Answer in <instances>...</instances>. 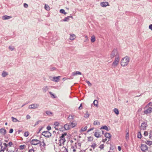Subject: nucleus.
Instances as JSON below:
<instances>
[{"label": "nucleus", "mask_w": 152, "mask_h": 152, "mask_svg": "<svg viewBox=\"0 0 152 152\" xmlns=\"http://www.w3.org/2000/svg\"><path fill=\"white\" fill-rule=\"evenodd\" d=\"M130 58L128 56H126L123 58L121 61V66H126L129 61Z\"/></svg>", "instance_id": "1"}, {"label": "nucleus", "mask_w": 152, "mask_h": 152, "mask_svg": "<svg viewBox=\"0 0 152 152\" xmlns=\"http://www.w3.org/2000/svg\"><path fill=\"white\" fill-rule=\"evenodd\" d=\"M119 60V56H118L117 57L115 58V60L113 62L112 66L114 68L118 64Z\"/></svg>", "instance_id": "2"}, {"label": "nucleus", "mask_w": 152, "mask_h": 152, "mask_svg": "<svg viewBox=\"0 0 152 152\" xmlns=\"http://www.w3.org/2000/svg\"><path fill=\"white\" fill-rule=\"evenodd\" d=\"M67 135V133L66 132H64L61 135V136L59 137L60 139L59 140V141L61 142V141H63L62 143L64 144V142L66 141L65 136Z\"/></svg>", "instance_id": "3"}, {"label": "nucleus", "mask_w": 152, "mask_h": 152, "mask_svg": "<svg viewBox=\"0 0 152 152\" xmlns=\"http://www.w3.org/2000/svg\"><path fill=\"white\" fill-rule=\"evenodd\" d=\"M42 134L48 138L50 137L51 136V133L48 131H44L42 132Z\"/></svg>", "instance_id": "4"}, {"label": "nucleus", "mask_w": 152, "mask_h": 152, "mask_svg": "<svg viewBox=\"0 0 152 152\" xmlns=\"http://www.w3.org/2000/svg\"><path fill=\"white\" fill-rule=\"evenodd\" d=\"M41 142L39 140L37 139L32 140L30 142V143L31 145H37Z\"/></svg>", "instance_id": "5"}, {"label": "nucleus", "mask_w": 152, "mask_h": 152, "mask_svg": "<svg viewBox=\"0 0 152 152\" xmlns=\"http://www.w3.org/2000/svg\"><path fill=\"white\" fill-rule=\"evenodd\" d=\"M118 55V52H117V49H114L112 51L111 54L110 58H113L115 56Z\"/></svg>", "instance_id": "6"}, {"label": "nucleus", "mask_w": 152, "mask_h": 152, "mask_svg": "<svg viewBox=\"0 0 152 152\" xmlns=\"http://www.w3.org/2000/svg\"><path fill=\"white\" fill-rule=\"evenodd\" d=\"M141 149L143 152H145L148 150V147L145 144H142L140 147Z\"/></svg>", "instance_id": "7"}, {"label": "nucleus", "mask_w": 152, "mask_h": 152, "mask_svg": "<svg viewBox=\"0 0 152 152\" xmlns=\"http://www.w3.org/2000/svg\"><path fill=\"white\" fill-rule=\"evenodd\" d=\"M60 77V76L53 77L51 76L49 78L52 81H55L56 82H58L59 80Z\"/></svg>", "instance_id": "8"}, {"label": "nucleus", "mask_w": 152, "mask_h": 152, "mask_svg": "<svg viewBox=\"0 0 152 152\" xmlns=\"http://www.w3.org/2000/svg\"><path fill=\"white\" fill-rule=\"evenodd\" d=\"M39 105L36 104H32L30 105L28 107L29 109H35L38 107Z\"/></svg>", "instance_id": "9"}, {"label": "nucleus", "mask_w": 152, "mask_h": 152, "mask_svg": "<svg viewBox=\"0 0 152 152\" xmlns=\"http://www.w3.org/2000/svg\"><path fill=\"white\" fill-rule=\"evenodd\" d=\"M152 111V108L151 107H149L144 111V113L145 114H147L148 113H150Z\"/></svg>", "instance_id": "10"}, {"label": "nucleus", "mask_w": 152, "mask_h": 152, "mask_svg": "<svg viewBox=\"0 0 152 152\" xmlns=\"http://www.w3.org/2000/svg\"><path fill=\"white\" fill-rule=\"evenodd\" d=\"M100 5L102 7H106L107 6H109L108 3L106 1L101 2Z\"/></svg>", "instance_id": "11"}, {"label": "nucleus", "mask_w": 152, "mask_h": 152, "mask_svg": "<svg viewBox=\"0 0 152 152\" xmlns=\"http://www.w3.org/2000/svg\"><path fill=\"white\" fill-rule=\"evenodd\" d=\"M64 128L65 130H68L70 129L71 128V126L70 124H66L64 126Z\"/></svg>", "instance_id": "12"}, {"label": "nucleus", "mask_w": 152, "mask_h": 152, "mask_svg": "<svg viewBox=\"0 0 152 152\" xmlns=\"http://www.w3.org/2000/svg\"><path fill=\"white\" fill-rule=\"evenodd\" d=\"M81 74L82 73L80 72L77 71L72 72V76H75L77 75H81Z\"/></svg>", "instance_id": "13"}, {"label": "nucleus", "mask_w": 152, "mask_h": 152, "mask_svg": "<svg viewBox=\"0 0 152 152\" xmlns=\"http://www.w3.org/2000/svg\"><path fill=\"white\" fill-rule=\"evenodd\" d=\"M0 133L2 134L5 135L6 133V130L3 128H2L0 129Z\"/></svg>", "instance_id": "14"}, {"label": "nucleus", "mask_w": 152, "mask_h": 152, "mask_svg": "<svg viewBox=\"0 0 152 152\" xmlns=\"http://www.w3.org/2000/svg\"><path fill=\"white\" fill-rule=\"evenodd\" d=\"M147 125V123L145 122L142 123V124L141 126V129L143 130H145L146 129V125Z\"/></svg>", "instance_id": "15"}, {"label": "nucleus", "mask_w": 152, "mask_h": 152, "mask_svg": "<svg viewBox=\"0 0 152 152\" xmlns=\"http://www.w3.org/2000/svg\"><path fill=\"white\" fill-rule=\"evenodd\" d=\"M104 136L106 138L110 139L111 137V135L110 133L106 132L104 134Z\"/></svg>", "instance_id": "16"}, {"label": "nucleus", "mask_w": 152, "mask_h": 152, "mask_svg": "<svg viewBox=\"0 0 152 152\" xmlns=\"http://www.w3.org/2000/svg\"><path fill=\"white\" fill-rule=\"evenodd\" d=\"M75 35L74 34H72L70 35L69 39L71 40H73L75 38Z\"/></svg>", "instance_id": "17"}, {"label": "nucleus", "mask_w": 152, "mask_h": 152, "mask_svg": "<svg viewBox=\"0 0 152 152\" xmlns=\"http://www.w3.org/2000/svg\"><path fill=\"white\" fill-rule=\"evenodd\" d=\"M11 18H12V17L8 16L6 15L2 17V18L4 20L9 19Z\"/></svg>", "instance_id": "18"}, {"label": "nucleus", "mask_w": 152, "mask_h": 152, "mask_svg": "<svg viewBox=\"0 0 152 152\" xmlns=\"http://www.w3.org/2000/svg\"><path fill=\"white\" fill-rule=\"evenodd\" d=\"M48 87L46 86L43 87L42 88L43 91L44 93H45L48 90Z\"/></svg>", "instance_id": "19"}, {"label": "nucleus", "mask_w": 152, "mask_h": 152, "mask_svg": "<svg viewBox=\"0 0 152 152\" xmlns=\"http://www.w3.org/2000/svg\"><path fill=\"white\" fill-rule=\"evenodd\" d=\"M100 129H105L107 131H109V129L107 126L106 125L104 126L101 127L100 128Z\"/></svg>", "instance_id": "20"}, {"label": "nucleus", "mask_w": 152, "mask_h": 152, "mask_svg": "<svg viewBox=\"0 0 152 152\" xmlns=\"http://www.w3.org/2000/svg\"><path fill=\"white\" fill-rule=\"evenodd\" d=\"M94 135L95 137L97 138H99L101 136L100 135V133L99 132H95Z\"/></svg>", "instance_id": "21"}, {"label": "nucleus", "mask_w": 152, "mask_h": 152, "mask_svg": "<svg viewBox=\"0 0 152 152\" xmlns=\"http://www.w3.org/2000/svg\"><path fill=\"white\" fill-rule=\"evenodd\" d=\"M69 18L68 16L67 17H65L64 19L62 20L61 21H68L69 20Z\"/></svg>", "instance_id": "22"}, {"label": "nucleus", "mask_w": 152, "mask_h": 152, "mask_svg": "<svg viewBox=\"0 0 152 152\" xmlns=\"http://www.w3.org/2000/svg\"><path fill=\"white\" fill-rule=\"evenodd\" d=\"M8 75V73L7 72L3 71L2 73V76L3 77H5L7 75Z\"/></svg>", "instance_id": "23"}, {"label": "nucleus", "mask_w": 152, "mask_h": 152, "mask_svg": "<svg viewBox=\"0 0 152 152\" xmlns=\"http://www.w3.org/2000/svg\"><path fill=\"white\" fill-rule=\"evenodd\" d=\"M91 41L92 42H94L95 41V36L93 35L91 37Z\"/></svg>", "instance_id": "24"}, {"label": "nucleus", "mask_w": 152, "mask_h": 152, "mask_svg": "<svg viewBox=\"0 0 152 152\" xmlns=\"http://www.w3.org/2000/svg\"><path fill=\"white\" fill-rule=\"evenodd\" d=\"M93 124L94 125H99L100 124V123L98 121L96 120L94 121Z\"/></svg>", "instance_id": "25"}, {"label": "nucleus", "mask_w": 152, "mask_h": 152, "mask_svg": "<svg viewBox=\"0 0 152 152\" xmlns=\"http://www.w3.org/2000/svg\"><path fill=\"white\" fill-rule=\"evenodd\" d=\"M145 143L147 144L150 146L151 145H152V141H149L147 140L145 142Z\"/></svg>", "instance_id": "26"}, {"label": "nucleus", "mask_w": 152, "mask_h": 152, "mask_svg": "<svg viewBox=\"0 0 152 152\" xmlns=\"http://www.w3.org/2000/svg\"><path fill=\"white\" fill-rule=\"evenodd\" d=\"M93 104L94 106L96 107H98V101L97 100H95L93 102Z\"/></svg>", "instance_id": "27"}, {"label": "nucleus", "mask_w": 152, "mask_h": 152, "mask_svg": "<svg viewBox=\"0 0 152 152\" xmlns=\"http://www.w3.org/2000/svg\"><path fill=\"white\" fill-rule=\"evenodd\" d=\"M114 111L115 112V113L116 115H118L119 113V112L118 110L116 108H115L114 109Z\"/></svg>", "instance_id": "28"}, {"label": "nucleus", "mask_w": 152, "mask_h": 152, "mask_svg": "<svg viewBox=\"0 0 152 152\" xmlns=\"http://www.w3.org/2000/svg\"><path fill=\"white\" fill-rule=\"evenodd\" d=\"M11 51H13L15 49L14 46H10L8 48Z\"/></svg>", "instance_id": "29"}, {"label": "nucleus", "mask_w": 152, "mask_h": 152, "mask_svg": "<svg viewBox=\"0 0 152 152\" xmlns=\"http://www.w3.org/2000/svg\"><path fill=\"white\" fill-rule=\"evenodd\" d=\"M70 124V125L71 126V128H73L75 127L76 125V124L75 123H74L73 122H72L71 124Z\"/></svg>", "instance_id": "30"}, {"label": "nucleus", "mask_w": 152, "mask_h": 152, "mask_svg": "<svg viewBox=\"0 0 152 152\" xmlns=\"http://www.w3.org/2000/svg\"><path fill=\"white\" fill-rule=\"evenodd\" d=\"M12 121L14 122H16L17 121L20 122L16 118H15L13 117H11Z\"/></svg>", "instance_id": "31"}, {"label": "nucleus", "mask_w": 152, "mask_h": 152, "mask_svg": "<svg viewBox=\"0 0 152 152\" xmlns=\"http://www.w3.org/2000/svg\"><path fill=\"white\" fill-rule=\"evenodd\" d=\"M86 113L85 114L84 117L86 118H88L89 117L90 114L88 113V111L86 112Z\"/></svg>", "instance_id": "32"}, {"label": "nucleus", "mask_w": 152, "mask_h": 152, "mask_svg": "<svg viewBox=\"0 0 152 152\" xmlns=\"http://www.w3.org/2000/svg\"><path fill=\"white\" fill-rule=\"evenodd\" d=\"M44 7L45 9L47 11H48L50 10V7L48 5L45 4Z\"/></svg>", "instance_id": "33"}, {"label": "nucleus", "mask_w": 152, "mask_h": 152, "mask_svg": "<svg viewBox=\"0 0 152 152\" xmlns=\"http://www.w3.org/2000/svg\"><path fill=\"white\" fill-rule=\"evenodd\" d=\"M137 138H141L142 137V135L140 132H138L137 133Z\"/></svg>", "instance_id": "34"}, {"label": "nucleus", "mask_w": 152, "mask_h": 152, "mask_svg": "<svg viewBox=\"0 0 152 152\" xmlns=\"http://www.w3.org/2000/svg\"><path fill=\"white\" fill-rule=\"evenodd\" d=\"M96 146V143H94L91 145V147L93 148V149H94Z\"/></svg>", "instance_id": "35"}, {"label": "nucleus", "mask_w": 152, "mask_h": 152, "mask_svg": "<svg viewBox=\"0 0 152 152\" xmlns=\"http://www.w3.org/2000/svg\"><path fill=\"white\" fill-rule=\"evenodd\" d=\"M129 133L128 132L126 135V139L127 140H128L129 139Z\"/></svg>", "instance_id": "36"}, {"label": "nucleus", "mask_w": 152, "mask_h": 152, "mask_svg": "<svg viewBox=\"0 0 152 152\" xmlns=\"http://www.w3.org/2000/svg\"><path fill=\"white\" fill-rule=\"evenodd\" d=\"M93 138L91 137H88V141H93Z\"/></svg>", "instance_id": "37"}, {"label": "nucleus", "mask_w": 152, "mask_h": 152, "mask_svg": "<svg viewBox=\"0 0 152 152\" xmlns=\"http://www.w3.org/2000/svg\"><path fill=\"white\" fill-rule=\"evenodd\" d=\"M40 148L41 151L42 152H44V151L45 149V147L42 145V146H41Z\"/></svg>", "instance_id": "38"}, {"label": "nucleus", "mask_w": 152, "mask_h": 152, "mask_svg": "<svg viewBox=\"0 0 152 152\" xmlns=\"http://www.w3.org/2000/svg\"><path fill=\"white\" fill-rule=\"evenodd\" d=\"M68 119L69 120H72L73 119V118L72 115H70L69 116Z\"/></svg>", "instance_id": "39"}, {"label": "nucleus", "mask_w": 152, "mask_h": 152, "mask_svg": "<svg viewBox=\"0 0 152 152\" xmlns=\"http://www.w3.org/2000/svg\"><path fill=\"white\" fill-rule=\"evenodd\" d=\"M87 126H86L84 128L82 127L81 128V130L83 132H84V131H86L87 130Z\"/></svg>", "instance_id": "40"}, {"label": "nucleus", "mask_w": 152, "mask_h": 152, "mask_svg": "<svg viewBox=\"0 0 152 152\" xmlns=\"http://www.w3.org/2000/svg\"><path fill=\"white\" fill-rule=\"evenodd\" d=\"M45 113L47 115H50V114H52V113L51 112L49 111H46Z\"/></svg>", "instance_id": "41"}, {"label": "nucleus", "mask_w": 152, "mask_h": 152, "mask_svg": "<svg viewBox=\"0 0 152 152\" xmlns=\"http://www.w3.org/2000/svg\"><path fill=\"white\" fill-rule=\"evenodd\" d=\"M29 135V133L28 132H25L24 133V136L26 137H28Z\"/></svg>", "instance_id": "42"}, {"label": "nucleus", "mask_w": 152, "mask_h": 152, "mask_svg": "<svg viewBox=\"0 0 152 152\" xmlns=\"http://www.w3.org/2000/svg\"><path fill=\"white\" fill-rule=\"evenodd\" d=\"M42 121L40 120H39V121H37L35 124H34V126H35L36 125H38L39 122H41Z\"/></svg>", "instance_id": "43"}, {"label": "nucleus", "mask_w": 152, "mask_h": 152, "mask_svg": "<svg viewBox=\"0 0 152 152\" xmlns=\"http://www.w3.org/2000/svg\"><path fill=\"white\" fill-rule=\"evenodd\" d=\"M56 69L55 67H51L50 68V71H53Z\"/></svg>", "instance_id": "44"}, {"label": "nucleus", "mask_w": 152, "mask_h": 152, "mask_svg": "<svg viewBox=\"0 0 152 152\" xmlns=\"http://www.w3.org/2000/svg\"><path fill=\"white\" fill-rule=\"evenodd\" d=\"M54 125L57 126H59V123L58 122H54Z\"/></svg>", "instance_id": "45"}, {"label": "nucleus", "mask_w": 152, "mask_h": 152, "mask_svg": "<svg viewBox=\"0 0 152 152\" xmlns=\"http://www.w3.org/2000/svg\"><path fill=\"white\" fill-rule=\"evenodd\" d=\"M86 82L87 83L89 86H91L92 85L91 83L89 81L86 80Z\"/></svg>", "instance_id": "46"}, {"label": "nucleus", "mask_w": 152, "mask_h": 152, "mask_svg": "<svg viewBox=\"0 0 152 152\" xmlns=\"http://www.w3.org/2000/svg\"><path fill=\"white\" fill-rule=\"evenodd\" d=\"M104 147V144H102L99 146V148L100 149L102 150L103 148Z\"/></svg>", "instance_id": "47"}, {"label": "nucleus", "mask_w": 152, "mask_h": 152, "mask_svg": "<svg viewBox=\"0 0 152 152\" xmlns=\"http://www.w3.org/2000/svg\"><path fill=\"white\" fill-rule=\"evenodd\" d=\"M49 93L50 94V95H51V97H53V98H55V97L54 96V94L52 93L51 92H49Z\"/></svg>", "instance_id": "48"}, {"label": "nucleus", "mask_w": 152, "mask_h": 152, "mask_svg": "<svg viewBox=\"0 0 152 152\" xmlns=\"http://www.w3.org/2000/svg\"><path fill=\"white\" fill-rule=\"evenodd\" d=\"M65 12V11L63 9H61L60 10V12L62 14L64 13V12Z\"/></svg>", "instance_id": "49"}, {"label": "nucleus", "mask_w": 152, "mask_h": 152, "mask_svg": "<svg viewBox=\"0 0 152 152\" xmlns=\"http://www.w3.org/2000/svg\"><path fill=\"white\" fill-rule=\"evenodd\" d=\"M25 147V145H21L20 146V149L22 150L24 149V147Z\"/></svg>", "instance_id": "50"}, {"label": "nucleus", "mask_w": 152, "mask_h": 152, "mask_svg": "<svg viewBox=\"0 0 152 152\" xmlns=\"http://www.w3.org/2000/svg\"><path fill=\"white\" fill-rule=\"evenodd\" d=\"M148 133L147 131H145L144 133V135L145 136H146L148 135Z\"/></svg>", "instance_id": "51"}, {"label": "nucleus", "mask_w": 152, "mask_h": 152, "mask_svg": "<svg viewBox=\"0 0 152 152\" xmlns=\"http://www.w3.org/2000/svg\"><path fill=\"white\" fill-rule=\"evenodd\" d=\"M13 145L12 142H10L8 143V145L9 147H11Z\"/></svg>", "instance_id": "52"}, {"label": "nucleus", "mask_w": 152, "mask_h": 152, "mask_svg": "<svg viewBox=\"0 0 152 152\" xmlns=\"http://www.w3.org/2000/svg\"><path fill=\"white\" fill-rule=\"evenodd\" d=\"M23 6L24 7L27 8L28 7V5L27 4L24 3L23 4Z\"/></svg>", "instance_id": "53"}, {"label": "nucleus", "mask_w": 152, "mask_h": 152, "mask_svg": "<svg viewBox=\"0 0 152 152\" xmlns=\"http://www.w3.org/2000/svg\"><path fill=\"white\" fill-rule=\"evenodd\" d=\"M85 37H86V39H85V40L84 41V42H86L88 41L89 40H88V37L86 36Z\"/></svg>", "instance_id": "54"}, {"label": "nucleus", "mask_w": 152, "mask_h": 152, "mask_svg": "<svg viewBox=\"0 0 152 152\" xmlns=\"http://www.w3.org/2000/svg\"><path fill=\"white\" fill-rule=\"evenodd\" d=\"M152 137V131H151L150 132L149 138H151Z\"/></svg>", "instance_id": "55"}, {"label": "nucleus", "mask_w": 152, "mask_h": 152, "mask_svg": "<svg viewBox=\"0 0 152 152\" xmlns=\"http://www.w3.org/2000/svg\"><path fill=\"white\" fill-rule=\"evenodd\" d=\"M47 129L48 131L50 130L51 129V127L50 126H48L47 127Z\"/></svg>", "instance_id": "56"}, {"label": "nucleus", "mask_w": 152, "mask_h": 152, "mask_svg": "<svg viewBox=\"0 0 152 152\" xmlns=\"http://www.w3.org/2000/svg\"><path fill=\"white\" fill-rule=\"evenodd\" d=\"M13 129H10L9 133H13Z\"/></svg>", "instance_id": "57"}, {"label": "nucleus", "mask_w": 152, "mask_h": 152, "mask_svg": "<svg viewBox=\"0 0 152 152\" xmlns=\"http://www.w3.org/2000/svg\"><path fill=\"white\" fill-rule=\"evenodd\" d=\"M82 108H83V107H82V104H80V106L79 107L78 109L79 110H81L82 109Z\"/></svg>", "instance_id": "58"}, {"label": "nucleus", "mask_w": 152, "mask_h": 152, "mask_svg": "<svg viewBox=\"0 0 152 152\" xmlns=\"http://www.w3.org/2000/svg\"><path fill=\"white\" fill-rule=\"evenodd\" d=\"M3 145L4 146V147L5 148H7L8 146V145L6 143H4Z\"/></svg>", "instance_id": "59"}, {"label": "nucleus", "mask_w": 152, "mask_h": 152, "mask_svg": "<svg viewBox=\"0 0 152 152\" xmlns=\"http://www.w3.org/2000/svg\"><path fill=\"white\" fill-rule=\"evenodd\" d=\"M31 118L30 116L29 115H27L26 116V118L27 119H29Z\"/></svg>", "instance_id": "60"}, {"label": "nucleus", "mask_w": 152, "mask_h": 152, "mask_svg": "<svg viewBox=\"0 0 152 152\" xmlns=\"http://www.w3.org/2000/svg\"><path fill=\"white\" fill-rule=\"evenodd\" d=\"M149 29L152 30V24H150L149 26Z\"/></svg>", "instance_id": "61"}, {"label": "nucleus", "mask_w": 152, "mask_h": 152, "mask_svg": "<svg viewBox=\"0 0 152 152\" xmlns=\"http://www.w3.org/2000/svg\"><path fill=\"white\" fill-rule=\"evenodd\" d=\"M29 152H34V150L33 149H31L29 150Z\"/></svg>", "instance_id": "62"}, {"label": "nucleus", "mask_w": 152, "mask_h": 152, "mask_svg": "<svg viewBox=\"0 0 152 152\" xmlns=\"http://www.w3.org/2000/svg\"><path fill=\"white\" fill-rule=\"evenodd\" d=\"M94 128H91L90 129H89L88 131V132H90L92 130H93V129H94Z\"/></svg>", "instance_id": "63"}, {"label": "nucleus", "mask_w": 152, "mask_h": 152, "mask_svg": "<svg viewBox=\"0 0 152 152\" xmlns=\"http://www.w3.org/2000/svg\"><path fill=\"white\" fill-rule=\"evenodd\" d=\"M118 149L119 151H120L121 150V146H118Z\"/></svg>", "instance_id": "64"}]
</instances>
